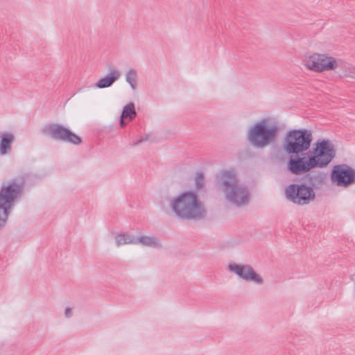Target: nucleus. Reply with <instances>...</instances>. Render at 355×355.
<instances>
[{"mask_svg":"<svg viewBox=\"0 0 355 355\" xmlns=\"http://www.w3.org/2000/svg\"><path fill=\"white\" fill-rule=\"evenodd\" d=\"M325 180V175L321 172L305 174L301 182L291 184L285 188L286 198L297 205H308L315 198V189H320Z\"/></svg>","mask_w":355,"mask_h":355,"instance_id":"f257e3e1","label":"nucleus"},{"mask_svg":"<svg viewBox=\"0 0 355 355\" xmlns=\"http://www.w3.org/2000/svg\"><path fill=\"white\" fill-rule=\"evenodd\" d=\"M171 207L182 220H200L205 218L207 210L194 191H187L171 200Z\"/></svg>","mask_w":355,"mask_h":355,"instance_id":"f03ea898","label":"nucleus"},{"mask_svg":"<svg viewBox=\"0 0 355 355\" xmlns=\"http://www.w3.org/2000/svg\"><path fill=\"white\" fill-rule=\"evenodd\" d=\"M26 180V175H20L0 187V229L6 225L11 210L24 194Z\"/></svg>","mask_w":355,"mask_h":355,"instance_id":"7ed1b4c3","label":"nucleus"},{"mask_svg":"<svg viewBox=\"0 0 355 355\" xmlns=\"http://www.w3.org/2000/svg\"><path fill=\"white\" fill-rule=\"evenodd\" d=\"M216 180L222 187L225 198L230 203L237 207L248 204V189L245 185L239 184L236 175L233 171H222L217 175Z\"/></svg>","mask_w":355,"mask_h":355,"instance_id":"20e7f679","label":"nucleus"},{"mask_svg":"<svg viewBox=\"0 0 355 355\" xmlns=\"http://www.w3.org/2000/svg\"><path fill=\"white\" fill-rule=\"evenodd\" d=\"M279 130L277 124L269 125L268 119H262L249 128L248 141L252 146L262 149L276 142Z\"/></svg>","mask_w":355,"mask_h":355,"instance_id":"39448f33","label":"nucleus"},{"mask_svg":"<svg viewBox=\"0 0 355 355\" xmlns=\"http://www.w3.org/2000/svg\"><path fill=\"white\" fill-rule=\"evenodd\" d=\"M312 141L311 130L308 129L291 130L284 136L283 149L288 155L301 154L309 150Z\"/></svg>","mask_w":355,"mask_h":355,"instance_id":"423d86ee","label":"nucleus"},{"mask_svg":"<svg viewBox=\"0 0 355 355\" xmlns=\"http://www.w3.org/2000/svg\"><path fill=\"white\" fill-rule=\"evenodd\" d=\"M314 145L315 147L309 153L315 168L327 166L336 157L334 145L328 139L318 140Z\"/></svg>","mask_w":355,"mask_h":355,"instance_id":"0eeeda50","label":"nucleus"},{"mask_svg":"<svg viewBox=\"0 0 355 355\" xmlns=\"http://www.w3.org/2000/svg\"><path fill=\"white\" fill-rule=\"evenodd\" d=\"M42 132L53 140L60 141L79 145L82 143V139L67 128L58 123H49L45 125Z\"/></svg>","mask_w":355,"mask_h":355,"instance_id":"6e6552de","label":"nucleus"},{"mask_svg":"<svg viewBox=\"0 0 355 355\" xmlns=\"http://www.w3.org/2000/svg\"><path fill=\"white\" fill-rule=\"evenodd\" d=\"M343 62L337 60L333 57H329L326 54L313 53L305 60L304 65L311 71L322 72L331 71L340 67Z\"/></svg>","mask_w":355,"mask_h":355,"instance_id":"1a4fd4ad","label":"nucleus"},{"mask_svg":"<svg viewBox=\"0 0 355 355\" xmlns=\"http://www.w3.org/2000/svg\"><path fill=\"white\" fill-rule=\"evenodd\" d=\"M287 168L293 175L307 174L315 168L309 151L301 154L289 155Z\"/></svg>","mask_w":355,"mask_h":355,"instance_id":"9d476101","label":"nucleus"},{"mask_svg":"<svg viewBox=\"0 0 355 355\" xmlns=\"http://www.w3.org/2000/svg\"><path fill=\"white\" fill-rule=\"evenodd\" d=\"M331 179L338 187H348L355 183V170L345 164L335 165L331 169Z\"/></svg>","mask_w":355,"mask_h":355,"instance_id":"9b49d317","label":"nucleus"},{"mask_svg":"<svg viewBox=\"0 0 355 355\" xmlns=\"http://www.w3.org/2000/svg\"><path fill=\"white\" fill-rule=\"evenodd\" d=\"M227 269L246 282H253L258 284L263 283V278L250 265L230 263L227 266Z\"/></svg>","mask_w":355,"mask_h":355,"instance_id":"f8f14e48","label":"nucleus"},{"mask_svg":"<svg viewBox=\"0 0 355 355\" xmlns=\"http://www.w3.org/2000/svg\"><path fill=\"white\" fill-rule=\"evenodd\" d=\"M137 116V112L135 107V104L132 102L128 103L123 107L122 113L120 116L119 125L121 128H124L127 125L125 119L131 121Z\"/></svg>","mask_w":355,"mask_h":355,"instance_id":"ddd939ff","label":"nucleus"},{"mask_svg":"<svg viewBox=\"0 0 355 355\" xmlns=\"http://www.w3.org/2000/svg\"><path fill=\"white\" fill-rule=\"evenodd\" d=\"M120 77V72L117 70H111V71L101 78L96 83L95 86L97 88L103 89L112 86L113 83L116 81Z\"/></svg>","mask_w":355,"mask_h":355,"instance_id":"4468645a","label":"nucleus"},{"mask_svg":"<svg viewBox=\"0 0 355 355\" xmlns=\"http://www.w3.org/2000/svg\"><path fill=\"white\" fill-rule=\"evenodd\" d=\"M0 138V155H5L10 152L15 137L12 133L7 132L3 133Z\"/></svg>","mask_w":355,"mask_h":355,"instance_id":"2eb2a0df","label":"nucleus"},{"mask_svg":"<svg viewBox=\"0 0 355 355\" xmlns=\"http://www.w3.org/2000/svg\"><path fill=\"white\" fill-rule=\"evenodd\" d=\"M137 243L152 248H162L159 240L155 236H141L137 239Z\"/></svg>","mask_w":355,"mask_h":355,"instance_id":"dca6fc26","label":"nucleus"},{"mask_svg":"<svg viewBox=\"0 0 355 355\" xmlns=\"http://www.w3.org/2000/svg\"><path fill=\"white\" fill-rule=\"evenodd\" d=\"M137 244V238L127 234H120L116 236V244L120 246L124 244Z\"/></svg>","mask_w":355,"mask_h":355,"instance_id":"f3484780","label":"nucleus"},{"mask_svg":"<svg viewBox=\"0 0 355 355\" xmlns=\"http://www.w3.org/2000/svg\"><path fill=\"white\" fill-rule=\"evenodd\" d=\"M125 80L130 85L132 89H135L137 86V71L134 69H131L126 73Z\"/></svg>","mask_w":355,"mask_h":355,"instance_id":"a211bd4d","label":"nucleus"},{"mask_svg":"<svg viewBox=\"0 0 355 355\" xmlns=\"http://www.w3.org/2000/svg\"><path fill=\"white\" fill-rule=\"evenodd\" d=\"M196 188L198 190H202L204 189V177L202 172H198L196 174L195 180Z\"/></svg>","mask_w":355,"mask_h":355,"instance_id":"6ab92c4d","label":"nucleus"},{"mask_svg":"<svg viewBox=\"0 0 355 355\" xmlns=\"http://www.w3.org/2000/svg\"><path fill=\"white\" fill-rule=\"evenodd\" d=\"M349 69V73L345 74V76H348L352 78H355V68L354 67H348Z\"/></svg>","mask_w":355,"mask_h":355,"instance_id":"aec40b11","label":"nucleus"},{"mask_svg":"<svg viewBox=\"0 0 355 355\" xmlns=\"http://www.w3.org/2000/svg\"><path fill=\"white\" fill-rule=\"evenodd\" d=\"M72 314V310L71 308H67L64 311V315L67 318H70Z\"/></svg>","mask_w":355,"mask_h":355,"instance_id":"412c9836","label":"nucleus"},{"mask_svg":"<svg viewBox=\"0 0 355 355\" xmlns=\"http://www.w3.org/2000/svg\"><path fill=\"white\" fill-rule=\"evenodd\" d=\"M143 141H144L143 139H137V140H135V141H133V142L132 144V146H137V145L140 144L141 143H142Z\"/></svg>","mask_w":355,"mask_h":355,"instance_id":"4be33fe9","label":"nucleus"},{"mask_svg":"<svg viewBox=\"0 0 355 355\" xmlns=\"http://www.w3.org/2000/svg\"><path fill=\"white\" fill-rule=\"evenodd\" d=\"M140 139H143L144 141H147L148 139V136H144V137H141Z\"/></svg>","mask_w":355,"mask_h":355,"instance_id":"5701e85b","label":"nucleus"}]
</instances>
